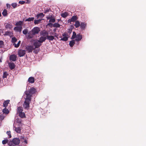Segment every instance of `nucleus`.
Here are the masks:
<instances>
[{
  "label": "nucleus",
  "mask_w": 146,
  "mask_h": 146,
  "mask_svg": "<svg viewBox=\"0 0 146 146\" xmlns=\"http://www.w3.org/2000/svg\"><path fill=\"white\" fill-rule=\"evenodd\" d=\"M40 28L38 27H35L28 33L27 36L28 39L32 38L36 34H38L40 31Z\"/></svg>",
  "instance_id": "nucleus-1"
},
{
  "label": "nucleus",
  "mask_w": 146,
  "mask_h": 146,
  "mask_svg": "<svg viewBox=\"0 0 146 146\" xmlns=\"http://www.w3.org/2000/svg\"><path fill=\"white\" fill-rule=\"evenodd\" d=\"M36 92V89L32 87L29 90L25 92V93L26 95V97L31 99L33 95L35 94Z\"/></svg>",
  "instance_id": "nucleus-2"
},
{
  "label": "nucleus",
  "mask_w": 146,
  "mask_h": 146,
  "mask_svg": "<svg viewBox=\"0 0 146 146\" xmlns=\"http://www.w3.org/2000/svg\"><path fill=\"white\" fill-rule=\"evenodd\" d=\"M82 38V36L80 34L76 35V33L74 31V45L76 41L79 44V41Z\"/></svg>",
  "instance_id": "nucleus-3"
},
{
  "label": "nucleus",
  "mask_w": 146,
  "mask_h": 146,
  "mask_svg": "<svg viewBox=\"0 0 146 146\" xmlns=\"http://www.w3.org/2000/svg\"><path fill=\"white\" fill-rule=\"evenodd\" d=\"M25 100L23 104V106L25 109H28L29 107V104L31 100V99L26 97Z\"/></svg>",
  "instance_id": "nucleus-4"
},
{
  "label": "nucleus",
  "mask_w": 146,
  "mask_h": 146,
  "mask_svg": "<svg viewBox=\"0 0 146 146\" xmlns=\"http://www.w3.org/2000/svg\"><path fill=\"white\" fill-rule=\"evenodd\" d=\"M33 45L35 46V48H36L39 47L42 45V44L39 42L37 40H36L34 41Z\"/></svg>",
  "instance_id": "nucleus-5"
},
{
  "label": "nucleus",
  "mask_w": 146,
  "mask_h": 146,
  "mask_svg": "<svg viewBox=\"0 0 146 146\" xmlns=\"http://www.w3.org/2000/svg\"><path fill=\"white\" fill-rule=\"evenodd\" d=\"M12 142L15 145H18L19 144L20 142V140L19 139L15 138L13 139Z\"/></svg>",
  "instance_id": "nucleus-6"
},
{
  "label": "nucleus",
  "mask_w": 146,
  "mask_h": 146,
  "mask_svg": "<svg viewBox=\"0 0 146 146\" xmlns=\"http://www.w3.org/2000/svg\"><path fill=\"white\" fill-rule=\"evenodd\" d=\"M25 52V50L21 49L19 50L18 52V54L19 56L20 57L23 56L26 53Z\"/></svg>",
  "instance_id": "nucleus-7"
},
{
  "label": "nucleus",
  "mask_w": 146,
  "mask_h": 146,
  "mask_svg": "<svg viewBox=\"0 0 146 146\" xmlns=\"http://www.w3.org/2000/svg\"><path fill=\"white\" fill-rule=\"evenodd\" d=\"M35 48H33V46H28L26 47V50L28 52H31Z\"/></svg>",
  "instance_id": "nucleus-8"
},
{
  "label": "nucleus",
  "mask_w": 146,
  "mask_h": 146,
  "mask_svg": "<svg viewBox=\"0 0 146 146\" xmlns=\"http://www.w3.org/2000/svg\"><path fill=\"white\" fill-rule=\"evenodd\" d=\"M40 35L41 36H42L47 37L48 35V33L46 31L44 30L40 32Z\"/></svg>",
  "instance_id": "nucleus-9"
},
{
  "label": "nucleus",
  "mask_w": 146,
  "mask_h": 146,
  "mask_svg": "<svg viewBox=\"0 0 146 146\" xmlns=\"http://www.w3.org/2000/svg\"><path fill=\"white\" fill-rule=\"evenodd\" d=\"M17 56L15 54H12L9 57L10 60L14 62L16 60Z\"/></svg>",
  "instance_id": "nucleus-10"
},
{
  "label": "nucleus",
  "mask_w": 146,
  "mask_h": 146,
  "mask_svg": "<svg viewBox=\"0 0 146 146\" xmlns=\"http://www.w3.org/2000/svg\"><path fill=\"white\" fill-rule=\"evenodd\" d=\"M46 39V37L41 36L39 38V40H38L39 42L42 44L43 42L45 41Z\"/></svg>",
  "instance_id": "nucleus-11"
},
{
  "label": "nucleus",
  "mask_w": 146,
  "mask_h": 146,
  "mask_svg": "<svg viewBox=\"0 0 146 146\" xmlns=\"http://www.w3.org/2000/svg\"><path fill=\"white\" fill-rule=\"evenodd\" d=\"M9 66L11 70H12L14 69L15 67V65L13 62H9Z\"/></svg>",
  "instance_id": "nucleus-12"
},
{
  "label": "nucleus",
  "mask_w": 146,
  "mask_h": 146,
  "mask_svg": "<svg viewBox=\"0 0 146 146\" xmlns=\"http://www.w3.org/2000/svg\"><path fill=\"white\" fill-rule=\"evenodd\" d=\"M3 35L4 36H9L11 38L13 36V33L11 31H6Z\"/></svg>",
  "instance_id": "nucleus-13"
},
{
  "label": "nucleus",
  "mask_w": 146,
  "mask_h": 146,
  "mask_svg": "<svg viewBox=\"0 0 146 146\" xmlns=\"http://www.w3.org/2000/svg\"><path fill=\"white\" fill-rule=\"evenodd\" d=\"M13 25L9 23H7L5 25V27L7 29H11L13 28Z\"/></svg>",
  "instance_id": "nucleus-14"
},
{
  "label": "nucleus",
  "mask_w": 146,
  "mask_h": 146,
  "mask_svg": "<svg viewBox=\"0 0 146 146\" xmlns=\"http://www.w3.org/2000/svg\"><path fill=\"white\" fill-rule=\"evenodd\" d=\"M28 81L30 83H33L35 82V78L33 77H30L29 78Z\"/></svg>",
  "instance_id": "nucleus-15"
},
{
  "label": "nucleus",
  "mask_w": 146,
  "mask_h": 146,
  "mask_svg": "<svg viewBox=\"0 0 146 146\" xmlns=\"http://www.w3.org/2000/svg\"><path fill=\"white\" fill-rule=\"evenodd\" d=\"M22 29V26L15 27H14V30L19 32H21V31Z\"/></svg>",
  "instance_id": "nucleus-16"
},
{
  "label": "nucleus",
  "mask_w": 146,
  "mask_h": 146,
  "mask_svg": "<svg viewBox=\"0 0 146 146\" xmlns=\"http://www.w3.org/2000/svg\"><path fill=\"white\" fill-rule=\"evenodd\" d=\"M10 100H7L4 102L3 103V106L4 107L6 108L8 106V104L9 103Z\"/></svg>",
  "instance_id": "nucleus-17"
},
{
  "label": "nucleus",
  "mask_w": 146,
  "mask_h": 146,
  "mask_svg": "<svg viewBox=\"0 0 146 146\" xmlns=\"http://www.w3.org/2000/svg\"><path fill=\"white\" fill-rule=\"evenodd\" d=\"M23 21H19L16 23L15 25L16 26H21L23 25Z\"/></svg>",
  "instance_id": "nucleus-18"
},
{
  "label": "nucleus",
  "mask_w": 146,
  "mask_h": 146,
  "mask_svg": "<svg viewBox=\"0 0 146 146\" xmlns=\"http://www.w3.org/2000/svg\"><path fill=\"white\" fill-rule=\"evenodd\" d=\"M75 23L74 25L75 26L76 28L78 27L80 25V23L78 21H76L74 22Z\"/></svg>",
  "instance_id": "nucleus-19"
},
{
  "label": "nucleus",
  "mask_w": 146,
  "mask_h": 146,
  "mask_svg": "<svg viewBox=\"0 0 146 146\" xmlns=\"http://www.w3.org/2000/svg\"><path fill=\"white\" fill-rule=\"evenodd\" d=\"M3 113L5 114H7L9 112V111L6 108H5L3 110Z\"/></svg>",
  "instance_id": "nucleus-20"
},
{
  "label": "nucleus",
  "mask_w": 146,
  "mask_h": 146,
  "mask_svg": "<svg viewBox=\"0 0 146 146\" xmlns=\"http://www.w3.org/2000/svg\"><path fill=\"white\" fill-rule=\"evenodd\" d=\"M80 26L82 29H84L86 26V24L84 23H82L81 24H80Z\"/></svg>",
  "instance_id": "nucleus-21"
},
{
  "label": "nucleus",
  "mask_w": 146,
  "mask_h": 146,
  "mask_svg": "<svg viewBox=\"0 0 146 146\" xmlns=\"http://www.w3.org/2000/svg\"><path fill=\"white\" fill-rule=\"evenodd\" d=\"M2 14L3 16L4 17L7 16L8 14L7 12V11L6 9H4L2 13Z\"/></svg>",
  "instance_id": "nucleus-22"
},
{
  "label": "nucleus",
  "mask_w": 146,
  "mask_h": 146,
  "mask_svg": "<svg viewBox=\"0 0 146 146\" xmlns=\"http://www.w3.org/2000/svg\"><path fill=\"white\" fill-rule=\"evenodd\" d=\"M46 39L49 40H52L54 39V37L52 36H47Z\"/></svg>",
  "instance_id": "nucleus-23"
},
{
  "label": "nucleus",
  "mask_w": 146,
  "mask_h": 146,
  "mask_svg": "<svg viewBox=\"0 0 146 146\" xmlns=\"http://www.w3.org/2000/svg\"><path fill=\"white\" fill-rule=\"evenodd\" d=\"M19 116L22 118L25 117V113L23 112L19 113Z\"/></svg>",
  "instance_id": "nucleus-24"
},
{
  "label": "nucleus",
  "mask_w": 146,
  "mask_h": 146,
  "mask_svg": "<svg viewBox=\"0 0 146 146\" xmlns=\"http://www.w3.org/2000/svg\"><path fill=\"white\" fill-rule=\"evenodd\" d=\"M35 19V18L33 17H29L28 18L26 19L25 20V21H28L30 22L33 21Z\"/></svg>",
  "instance_id": "nucleus-25"
},
{
  "label": "nucleus",
  "mask_w": 146,
  "mask_h": 146,
  "mask_svg": "<svg viewBox=\"0 0 146 146\" xmlns=\"http://www.w3.org/2000/svg\"><path fill=\"white\" fill-rule=\"evenodd\" d=\"M44 16V15L42 13H40L39 14H38L36 17L37 19L39 17H40L42 18Z\"/></svg>",
  "instance_id": "nucleus-26"
},
{
  "label": "nucleus",
  "mask_w": 146,
  "mask_h": 146,
  "mask_svg": "<svg viewBox=\"0 0 146 146\" xmlns=\"http://www.w3.org/2000/svg\"><path fill=\"white\" fill-rule=\"evenodd\" d=\"M15 131L18 133H20L21 129L19 127H16L15 129Z\"/></svg>",
  "instance_id": "nucleus-27"
},
{
  "label": "nucleus",
  "mask_w": 146,
  "mask_h": 146,
  "mask_svg": "<svg viewBox=\"0 0 146 146\" xmlns=\"http://www.w3.org/2000/svg\"><path fill=\"white\" fill-rule=\"evenodd\" d=\"M23 111V109L22 107H19L17 108V113H19L22 112Z\"/></svg>",
  "instance_id": "nucleus-28"
},
{
  "label": "nucleus",
  "mask_w": 146,
  "mask_h": 146,
  "mask_svg": "<svg viewBox=\"0 0 146 146\" xmlns=\"http://www.w3.org/2000/svg\"><path fill=\"white\" fill-rule=\"evenodd\" d=\"M60 38H61L60 40L64 41H66L68 40V37H62V36L60 37Z\"/></svg>",
  "instance_id": "nucleus-29"
},
{
  "label": "nucleus",
  "mask_w": 146,
  "mask_h": 146,
  "mask_svg": "<svg viewBox=\"0 0 146 146\" xmlns=\"http://www.w3.org/2000/svg\"><path fill=\"white\" fill-rule=\"evenodd\" d=\"M17 40V39L15 36L11 38V42L12 43H15Z\"/></svg>",
  "instance_id": "nucleus-30"
},
{
  "label": "nucleus",
  "mask_w": 146,
  "mask_h": 146,
  "mask_svg": "<svg viewBox=\"0 0 146 146\" xmlns=\"http://www.w3.org/2000/svg\"><path fill=\"white\" fill-rule=\"evenodd\" d=\"M60 25L58 23H55L53 25V27H60Z\"/></svg>",
  "instance_id": "nucleus-31"
},
{
  "label": "nucleus",
  "mask_w": 146,
  "mask_h": 146,
  "mask_svg": "<svg viewBox=\"0 0 146 146\" xmlns=\"http://www.w3.org/2000/svg\"><path fill=\"white\" fill-rule=\"evenodd\" d=\"M28 30L27 29H26L23 31V33L24 35H26L28 33Z\"/></svg>",
  "instance_id": "nucleus-32"
},
{
  "label": "nucleus",
  "mask_w": 146,
  "mask_h": 146,
  "mask_svg": "<svg viewBox=\"0 0 146 146\" xmlns=\"http://www.w3.org/2000/svg\"><path fill=\"white\" fill-rule=\"evenodd\" d=\"M41 20H35L34 21V23L35 24H37L39 23L41 21Z\"/></svg>",
  "instance_id": "nucleus-33"
},
{
  "label": "nucleus",
  "mask_w": 146,
  "mask_h": 146,
  "mask_svg": "<svg viewBox=\"0 0 146 146\" xmlns=\"http://www.w3.org/2000/svg\"><path fill=\"white\" fill-rule=\"evenodd\" d=\"M55 21V19L54 16L49 20V22L51 23H54Z\"/></svg>",
  "instance_id": "nucleus-34"
},
{
  "label": "nucleus",
  "mask_w": 146,
  "mask_h": 146,
  "mask_svg": "<svg viewBox=\"0 0 146 146\" xmlns=\"http://www.w3.org/2000/svg\"><path fill=\"white\" fill-rule=\"evenodd\" d=\"M8 75V74L7 72H4L3 76V78H6Z\"/></svg>",
  "instance_id": "nucleus-35"
},
{
  "label": "nucleus",
  "mask_w": 146,
  "mask_h": 146,
  "mask_svg": "<svg viewBox=\"0 0 146 146\" xmlns=\"http://www.w3.org/2000/svg\"><path fill=\"white\" fill-rule=\"evenodd\" d=\"M72 29H73V26L72 25L70 26V27L68 29V32L70 33H71Z\"/></svg>",
  "instance_id": "nucleus-36"
},
{
  "label": "nucleus",
  "mask_w": 146,
  "mask_h": 146,
  "mask_svg": "<svg viewBox=\"0 0 146 146\" xmlns=\"http://www.w3.org/2000/svg\"><path fill=\"white\" fill-rule=\"evenodd\" d=\"M61 16L64 18L66 17L68 15L67 13H63L61 14Z\"/></svg>",
  "instance_id": "nucleus-37"
},
{
  "label": "nucleus",
  "mask_w": 146,
  "mask_h": 146,
  "mask_svg": "<svg viewBox=\"0 0 146 146\" xmlns=\"http://www.w3.org/2000/svg\"><path fill=\"white\" fill-rule=\"evenodd\" d=\"M11 6L13 7V8H15L17 6V4L16 3H13L11 4Z\"/></svg>",
  "instance_id": "nucleus-38"
},
{
  "label": "nucleus",
  "mask_w": 146,
  "mask_h": 146,
  "mask_svg": "<svg viewBox=\"0 0 146 146\" xmlns=\"http://www.w3.org/2000/svg\"><path fill=\"white\" fill-rule=\"evenodd\" d=\"M8 144L9 146H15V145H14V144L13 143L12 141H9L8 143Z\"/></svg>",
  "instance_id": "nucleus-39"
},
{
  "label": "nucleus",
  "mask_w": 146,
  "mask_h": 146,
  "mask_svg": "<svg viewBox=\"0 0 146 146\" xmlns=\"http://www.w3.org/2000/svg\"><path fill=\"white\" fill-rule=\"evenodd\" d=\"M54 16L52 15H48L46 17V18L47 20L50 19L52 18Z\"/></svg>",
  "instance_id": "nucleus-40"
},
{
  "label": "nucleus",
  "mask_w": 146,
  "mask_h": 146,
  "mask_svg": "<svg viewBox=\"0 0 146 146\" xmlns=\"http://www.w3.org/2000/svg\"><path fill=\"white\" fill-rule=\"evenodd\" d=\"M8 141L7 139L4 140L2 141V143L3 144H5L8 143Z\"/></svg>",
  "instance_id": "nucleus-41"
},
{
  "label": "nucleus",
  "mask_w": 146,
  "mask_h": 146,
  "mask_svg": "<svg viewBox=\"0 0 146 146\" xmlns=\"http://www.w3.org/2000/svg\"><path fill=\"white\" fill-rule=\"evenodd\" d=\"M69 44L71 47H72L73 46V40H72L70 41Z\"/></svg>",
  "instance_id": "nucleus-42"
},
{
  "label": "nucleus",
  "mask_w": 146,
  "mask_h": 146,
  "mask_svg": "<svg viewBox=\"0 0 146 146\" xmlns=\"http://www.w3.org/2000/svg\"><path fill=\"white\" fill-rule=\"evenodd\" d=\"M72 22H73V16H72L70 19H69L68 20V23H70Z\"/></svg>",
  "instance_id": "nucleus-43"
},
{
  "label": "nucleus",
  "mask_w": 146,
  "mask_h": 146,
  "mask_svg": "<svg viewBox=\"0 0 146 146\" xmlns=\"http://www.w3.org/2000/svg\"><path fill=\"white\" fill-rule=\"evenodd\" d=\"M13 45H14V47L15 48H18L20 46V45L18 44H16L15 43L13 44Z\"/></svg>",
  "instance_id": "nucleus-44"
},
{
  "label": "nucleus",
  "mask_w": 146,
  "mask_h": 146,
  "mask_svg": "<svg viewBox=\"0 0 146 146\" xmlns=\"http://www.w3.org/2000/svg\"><path fill=\"white\" fill-rule=\"evenodd\" d=\"M7 134L9 136V138H11V132L10 131H7Z\"/></svg>",
  "instance_id": "nucleus-45"
},
{
  "label": "nucleus",
  "mask_w": 146,
  "mask_h": 146,
  "mask_svg": "<svg viewBox=\"0 0 146 146\" xmlns=\"http://www.w3.org/2000/svg\"><path fill=\"white\" fill-rule=\"evenodd\" d=\"M50 11V9H46V10H44V13L45 14H46V13H47L48 12H49Z\"/></svg>",
  "instance_id": "nucleus-46"
},
{
  "label": "nucleus",
  "mask_w": 146,
  "mask_h": 146,
  "mask_svg": "<svg viewBox=\"0 0 146 146\" xmlns=\"http://www.w3.org/2000/svg\"><path fill=\"white\" fill-rule=\"evenodd\" d=\"M78 17L76 16H74V22L76 21H77V20L78 19Z\"/></svg>",
  "instance_id": "nucleus-47"
},
{
  "label": "nucleus",
  "mask_w": 146,
  "mask_h": 146,
  "mask_svg": "<svg viewBox=\"0 0 146 146\" xmlns=\"http://www.w3.org/2000/svg\"><path fill=\"white\" fill-rule=\"evenodd\" d=\"M62 36L63 37H68V35L66 33H63L62 34Z\"/></svg>",
  "instance_id": "nucleus-48"
},
{
  "label": "nucleus",
  "mask_w": 146,
  "mask_h": 146,
  "mask_svg": "<svg viewBox=\"0 0 146 146\" xmlns=\"http://www.w3.org/2000/svg\"><path fill=\"white\" fill-rule=\"evenodd\" d=\"M3 44V41L1 40H0V47H1Z\"/></svg>",
  "instance_id": "nucleus-49"
},
{
  "label": "nucleus",
  "mask_w": 146,
  "mask_h": 146,
  "mask_svg": "<svg viewBox=\"0 0 146 146\" xmlns=\"http://www.w3.org/2000/svg\"><path fill=\"white\" fill-rule=\"evenodd\" d=\"M25 3V2L24 1H20L19 2V4L23 5Z\"/></svg>",
  "instance_id": "nucleus-50"
},
{
  "label": "nucleus",
  "mask_w": 146,
  "mask_h": 146,
  "mask_svg": "<svg viewBox=\"0 0 146 146\" xmlns=\"http://www.w3.org/2000/svg\"><path fill=\"white\" fill-rule=\"evenodd\" d=\"M7 7V8L10 9L11 7V5L8 3L6 4Z\"/></svg>",
  "instance_id": "nucleus-51"
},
{
  "label": "nucleus",
  "mask_w": 146,
  "mask_h": 146,
  "mask_svg": "<svg viewBox=\"0 0 146 146\" xmlns=\"http://www.w3.org/2000/svg\"><path fill=\"white\" fill-rule=\"evenodd\" d=\"M47 25H48L49 26H50V27H52V25L53 26V25L52 23L50 22L49 23H48L47 24Z\"/></svg>",
  "instance_id": "nucleus-52"
},
{
  "label": "nucleus",
  "mask_w": 146,
  "mask_h": 146,
  "mask_svg": "<svg viewBox=\"0 0 146 146\" xmlns=\"http://www.w3.org/2000/svg\"><path fill=\"white\" fill-rule=\"evenodd\" d=\"M21 119H18L17 120V123H21Z\"/></svg>",
  "instance_id": "nucleus-53"
},
{
  "label": "nucleus",
  "mask_w": 146,
  "mask_h": 146,
  "mask_svg": "<svg viewBox=\"0 0 146 146\" xmlns=\"http://www.w3.org/2000/svg\"><path fill=\"white\" fill-rule=\"evenodd\" d=\"M21 141H22V142L23 141H24L25 139L24 137L23 136H21Z\"/></svg>",
  "instance_id": "nucleus-54"
},
{
  "label": "nucleus",
  "mask_w": 146,
  "mask_h": 146,
  "mask_svg": "<svg viewBox=\"0 0 146 146\" xmlns=\"http://www.w3.org/2000/svg\"><path fill=\"white\" fill-rule=\"evenodd\" d=\"M22 142H24L26 144H27V141L26 139H25L24 141H23Z\"/></svg>",
  "instance_id": "nucleus-55"
},
{
  "label": "nucleus",
  "mask_w": 146,
  "mask_h": 146,
  "mask_svg": "<svg viewBox=\"0 0 146 146\" xmlns=\"http://www.w3.org/2000/svg\"><path fill=\"white\" fill-rule=\"evenodd\" d=\"M4 116L0 115V118L1 119H4Z\"/></svg>",
  "instance_id": "nucleus-56"
},
{
  "label": "nucleus",
  "mask_w": 146,
  "mask_h": 146,
  "mask_svg": "<svg viewBox=\"0 0 146 146\" xmlns=\"http://www.w3.org/2000/svg\"><path fill=\"white\" fill-rule=\"evenodd\" d=\"M21 41L20 40L17 43H18L20 45L21 44Z\"/></svg>",
  "instance_id": "nucleus-57"
},
{
  "label": "nucleus",
  "mask_w": 146,
  "mask_h": 146,
  "mask_svg": "<svg viewBox=\"0 0 146 146\" xmlns=\"http://www.w3.org/2000/svg\"><path fill=\"white\" fill-rule=\"evenodd\" d=\"M71 38L72 40L73 39V35L72 36Z\"/></svg>",
  "instance_id": "nucleus-58"
},
{
  "label": "nucleus",
  "mask_w": 146,
  "mask_h": 146,
  "mask_svg": "<svg viewBox=\"0 0 146 146\" xmlns=\"http://www.w3.org/2000/svg\"><path fill=\"white\" fill-rule=\"evenodd\" d=\"M34 53H36V52H35V51H34Z\"/></svg>",
  "instance_id": "nucleus-59"
}]
</instances>
